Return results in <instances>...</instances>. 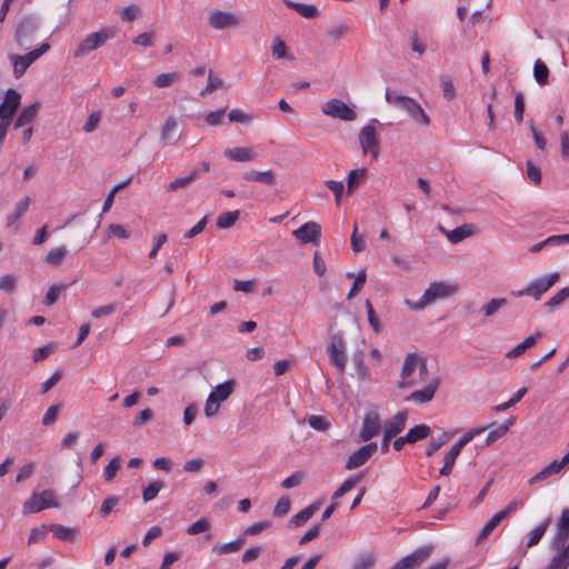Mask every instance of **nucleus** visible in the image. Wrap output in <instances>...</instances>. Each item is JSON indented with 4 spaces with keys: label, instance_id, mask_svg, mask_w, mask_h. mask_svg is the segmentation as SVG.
<instances>
[{
    "label": "nucleus",
    "instance_id": "423d86ee",
    "mask_svg": "<svg viewBox=\"0 0 569 569\" xmlns=\"http://www.w3.org/2000/svg\"><path fill=\"white\" fill-rule=\"evenodd\" d=\"M329 362L340 375H343L347 365L346 340L342 332H336L331 336L327 347Z\"/></svg>",
    "mask_w": 569,
    "mask_h": 569
},
{
    "label": "nucleus",
    "instance_id": "13d9d810",
    "mask_svg": "<svg viewBox=\"0 0 569 569\" xmlns=\"http://www.w3.org/2000/svg\"><path fill=\"white\" fill-rule=\"evenodd\" d=\"M440 84H441V88H442V91H443V98L447 100V101H451L455 99L456 97V90H455V86L451 81V79L447 76H441L440 77Z\"/></svg>",
    "mask_w": 569,
    "mask_h": 569
},
{
    "label": "nucleus",
    "instance_id": "2f4dec72",
    "mask_svg": "<svg viewBox=\"0 0 569 569\" xmlns=\"http://www.w3.org/2000/svg\"><path fill=\"white\" fill-rule=\"evenodd\" d=\"M486 430V427L475 428L468 432H466L463 436H461L448 450V452L459 456L461 449L469 443L477 435L483 432Z\"/></svg>",
    "mask_w": 569,
    "mask_h": 569
},
{
    "label": "nucleus",
    "instance_id": "7ed1b4c3",
    "mask_svg": "<svg viewBox=\"0 0 569 569\" xmlns=\"http://www.w3.org/2000/svg\"><path fill=\"white\" fill-rule=\"evenodd\" d=\"M116 33V29L111 27L102 28L99 31L89 33L78 43L73 51V58H81L89 54L91 51L98 50L103 47L108 40L113 39Z\"/></svg>",
    "mask_w": 569,
    "mask_h": 569
},
{
    "label": "nucleus",
    "instance_id": "7c9ffc66",
    "mask_svg": "<svg viewBox=\"0 0 569 569\" xmlns=\"http://www.w3.org/2000/svg\"><path fill=\"white\" fill-rule=\"evenodd\" d=\"M486 430V427L475 428L468 432H466L463 436H461L448 450V452L459 456L461 449L469 443L477 435L483 432Z\"/></svg>",
    "mask_w": 569,
    "mask_h": 569
},
{
    "label": "nucleus",
    "instance_id": "9d476101",
    "mask_svg": "<svg viewBox=\"0 0 569 569\" xmlns=\"http://www.w3.org/2000/svg\"><path fill=\"white\" fill-rule=\"evenodd\" d=\"M38 30V23L33 18L27 17L17 26L14 41L21 49H27Z\"/></svg>",
    "mask_w": 569,
    "mask_h": 569
},
{
    "label": "nucleus",
    "instance_id": "f704fd0d",
    "mask_svg": "<svg viewBox=\"0 0 569 569\" xmlns=\"http://www.w3.org/2000/svg\"><path fill=\"white\" fill-rule=\"evenodd\" d=\"M486 430V427L475 428L468 432H466L463 436H461L448 450V452L459 456L461 449L469 443L477 435L483 432Z\"/></svg>",
    "mask_w": 569,
    "mask_h": 569
},
{
    "label": "nucleus",
    "instance_id": "6e6552de",
    "mask_svg": "<svg viewBox=\"0 0 569 569\" xmlns=\"http://www.w3.org/2000/svg\"><path fill=\"white\" fill-rule=\"evenodd\" d=\"M47 508H59L56 493L46 489L40 493H33L22 506L23 513H37Z\"/></svg>",
    "mask_w": 569,
    "mask_h": 569
},
{
    "label": "nucleus",
    "instance_id": "a211bd4d",
    "mask_svg": "<svg viewBox=\"0 0 569 569\" xmlns=\"http://www.w3.org/2000/svg\"><path fill=\"white\" fill-rule=\"evenodd\" d=\"M552 549L558 553L552 557L547 569H567L569 567V543H566L561 547V545H551Z\"/></svg>",
    "mask_w": 569,
    "mask_h": 569
},
{
    "label": "nucleus",
    "instance_id": "dca6fc26",
    "mask_svg": "<svg viewBox=\"0 0 569 569\" xmlns=\"http://www.w3.org/2000/svg\"><path fill=\"white\" fill-rule=\"evenodd\" d=\"M381 421L377 412H369L363 418L362 428L360 430L361 441H369L380 432Z\"/></svg>",
    "mask_w": 569,
    "mask_h": 569
},
{
    "label": "nucleus",
    "instance_id": "72a5a7b5",
    "mask_svg": "<svg viewBox=\"0 0 569 569\" xmlns=\"http://www.w3.org/2000/svg\"><path fill=\"white\" fill-rule=\"evenodd\" d=\"M486 430V427L475 428L468 432H466L463 436H461L448 450V452L459 456L461 449L469 443L477 435L483 432Z\"/></svg>",
    "mask_w": 569,
    "mask_h": 569
},
{
    "label": "nucleus",
    "instance_id": "5701e85b",
    "mask_svg": "<svg viewBox=\"0 0 569 569\" xmlns=\"http://www.w3.org/2000/svg\"><path fill=\"white\" fill-rule=\"evenodd\" d=\"M242 179L246 181L260 182V183H263L269 187L274 186V183L277 181L276 173L272 170H267V171L249 170L243 173Z\"/></svg>",
    "mask_w": 569,
    "mask_h": 569
},
{
    "label": "nucleus",
    "instance_id": "473e14b6",
    "mask_svg": "<svg viewBox=\"0 0 569 569\" xmlns=\"http://www.w3.org/2000/svg\"><path fill=\"white\" fill-rule=\"evenodd\" d=\"M486 430V427L475 428L468 432H466L463 436H461L448 450V452L459 456L461 449L469 443L477 435L483 432Z\"/></svg>",
    "mask_w": 569,
    "mask_h": 569
},
{
    "label": "nucleus",
    "instance_id": "3c124183",
    "mask_svg": "<svg viewBox=\"0 0 569 569\" xmlns=\"http://www.w3.org/2000/svg\"><path fill=\"white\" fill-rule=\"evenodd\" d=\"M164 487V483L160 480H156L150 482L142 492V499L144 502L151 501L154 499L160 490Z\"/></svg>",
    "mask_w": 569,
    "mask_h": 569
},
{
    "label": "nucleus",
    "instance_id": "8fccbe9b",
    "mask_svg": "<svg viewBox=\"0 0 569 569\" xmlns=\"http://www.w3.org/2000/svg\"><path fill=\"white\" fill-rule=\"evenodd\" d=\"M567 298H569V287L562 288L559 290L553 297H551L546 303L545 307L548 311H553L557 307H559Z\"/></svg>",
    "mask_w": 569,
    "mask_h": 569
},
{
    "label": "nucleus",
    "instance_id": "bf43d9fd",
    "mask_svg": "<svg viewBox=\"0 0 569 569\" xmlns=\"http://www.w3.org/2000/svg\"><path fill=\"white\" fill-rule=\"evenodd\" d=\"M325 186L332 191L335 196V202L339 204L343 194V182L336 180H326Z\"/></svg>",
    "mask_w": 569,
    "mask_h": 569
},
{
    "label": "nucleus",
    "instance_id": "c03bdc74",
    "mask_svg": "<svg viewBox=\"0 0 569 569\" xmlns=\"http://www.w3.org/2000/svg\"><path fill=\"white\" fill-rule=\"evenodd\" d=\"M506 305V298H493L482 306L481 311L486 317L490 318L495 316L499 311V309L505 307Z\"/></svg>",
    "mask_w": 569,
    "mask_h": 569
},
{
    "label": "nucleus",
    "instance_id": "338daca9",
    "mask_svg": "<svg viewBox=\"0 0 569 569\" xmlns=\"http://www.w3.org/2000/svg\"><path fill=\"white\" fill-rule=\"evenodd\" d=\"M272 56L276 59H283L287 57V47L286 43L279 38L276 37L272 41L271 46Z\"/></svg>",
    "mask_w": 569,
    "mask_h": 569
},
{
    "label": "nucleus",
    "instance_id": "20e7f679",
    "mask_svg": "<svg viewBox=\"0 0 569 569\" xmlns=\"http://www.w3.org/2000/svg\"><path fill=\"white\" fill-rule=\"evenodd\" d=\"M21 97L14 89H8L2 103L0 104V146L2 144L11 120L20 106Z\"/></svg>",
    "mask_w": 569,
    "mask_h": 569
},
{
    "label": "nucleus",
    "instance_id": "69168bd1",
    "mask_svg": "<svg viewBox=\"0 0 569 569\" xmlns=\"http://www.w3.org/2000/svg\"><path fill=\"white\" fill-rule=\"evenodd\" d=\"M156 34L153 31H146L132 39V42L142 47H152L154 43Z\"/></svg>",
    "mask_w": 569,
    "mask_h": 569
},
{
    "label": "nucleus",
    "instance_id": "412c9836",
    "mask_svg": "<svg viewBox=\"0 0 569 569\" xmlns=\"http://www.w3.org/2000/svg\"><path fill=\"white\" fill-rule=\"evenodd\" d=\"M182 137V131L179 129L178 120L170 116L161 128L160 138L163 142L171 140L178 141Z\"/></svg>",
    "mask_w": 569,
    "mask_h": 569
},
{
    "label": "nucleus",
    "instance_id": "e2e57ef3",
    "mask_svg": "<svg viewBox=\"0 0 569 569\" xmlns=\"http://www.w3.org/2000/svg\"><path fill=\"white\" fill-rule=\"evenodd\" d=\"M270 527H271V522L269 520L256 522L252 526L247 527L243 530V533L241 537L244 538L246 536H256Z\"/></svg>",
    "mask_w": 569,
    "mask_h": 569
},
{
    "label": "nucleus",
    "instance_id": "0e129e2a",
    "mask_svg": "<svg viewBox=\"0 0 569 569\" xmlns=\"http://www.w3.org/2000/svg\"><path fill=\"white\" fill-rule=\"evenodd\" d=\"M120 462H121L120 457H114L113 459H111V461L108 463V466L103 470V476H104L106 481L109 482L116 477V475L120 468Z\"/></svg>",
    "mask_w": 569,
    "mask_h": 569
},
{
    "label": "nucleus",
    "instance_id": "de8ad7c7",
    "mask_svg": "<svg viewBox=\"0 0 569 569\" xmlns=\"http://www.w3.org/2000/svg\"><path fill=\"white\" fill-rule=\"evenodd\" d=\"M533 76L536 81L540 86H546L548 83L549 78V69L548 67L541 61L537 60L533 64Z\"/></svg>",
    "mask_w": 569,
    "mask_h": 569
},
{
    "label": "nucleus",
    "instance_id": "aec40b11",
    "mask_svg": "<svg viewBox=\"0 0 569 569\" xmlns=\"http://www.w3.org/2000/svg\"><path fill=\"white\" fill-rule=\"evenodd\" d=\"M438 386H439V379H433L423 389L416 390V391L411 392L407 397V400L413 401L416 403L429 402L430 400H432V398H433V396H435V393H436V391L438 389Z\"/></svg>",
    "mask_w": 569,
    "mask_h": 569
},
{
    "label": "nucleus",
    "instance_id": "79ce46f5",
    "mask_svg": "<svg viewBox=\"0 0 569 569\" xmlns=\"http://www.w3.org/2000/svg\"><path fill=\"white\" fill-rule=\"evenodd\" d=\"M362 479L361 475H357L345 480L341 486L335 491L332 500H337L353 489Z\"/></svg>",
    "mask_w": 569,
    "mask_h": 569
},
{
    "label": "nucleus",
    "instance_id": "a18cd8bd",
    "mask_svg": "<svg viewBox=\"0 0 569 569\" xmlns=\"http://www.w3.org/2000/svg\"><path fill=\"white\" fill-rule=\"evenodd\" d=\"M511 425L512 420H507L505 423L491 430L486 437V446H490L493 442H496L499 438L503 437L508 432Z\"/></svg>",
    "mask_w": 569,
    "mask_h": 569
},
{
    "label": "nucleus",
    "instance_id": "774afa93",
    "mask_svg": "<svg viewBox=\"0 0 569 569\" xmlns=\"http://www.w3.org/2000/svg\"><path fill=\"white\" fill-rule=\"evenodd\" d=\"M375 562H376V558L373 555H371V553L363 555L353 565L352 569H372L375 566Z\"/></svg>",
    "mask_w": 569,
    "mask_h": 569
},
{
    "label": "nucleus",
    "instance_id": "1a4fd4ad",
    "mask_svg": "<svg viewBox=\"0 0 569 569\" xmlns=\"http://www.w3.org/2000/svg\"><path fill=\"white\" fill-rule=\"evenodd\" d=\"M359 143L363 154H370L373 160L378 159L380 153V141L375 127L367 124L360 130Z\"/></svg>",
    "mask_w": 569,
    "mask_h": 569
},
{
    "label": "nucleus",
    "instance_id": "0eeeda50",
    "mask_svg": "<svg viewBox=\"0 0 569 569\" xmlns=\"http://www.w3.org/2000/svg\"><path fill=\"white\" fill-rule=\"evenodd\" d=\"M50 44L48 42L42 43L39 48L23 54H9V59L12 62L14 78H21L27 69L38 60L42 54L49 51Z\"/></svg>",
    "mask_w": 569,
    "mask_h": 569
},
{
    "label": "nucleus",
    "instance_id": "cd10ccee",
    "mask_svg": "<svg viewBox=\"0 0 569 569\" xmlns=\"http://www.w3.org/2000/svg\"><path fill=\"white\" fill-rule=\"evenodd\" d=\"M440 229H441V231H443L446 233L448 240L451 243H458V242L465 240L466 238L472 236L476 227L473 224H463V226L455 228L451 231H446L441 227H440Z\"/></svg>",
    "mask_w": 569,
    "mask_h": 569
},
{
    "label": "nucleus",
    "instance_id": "f8f14e48",
    "mask_svg": "<svg viewBox=\"0 0 569 569\" xmlns=\"http://www.w3.org/2000/svg\"><path fill=\"white\" fill-rule=\"evenodd\" d=\"M208 23L216 30H222L239 27L241 19L231 12L214 9L209 12Z\"/></svg>",
    "mask_w": 569,
    "mask_h": 569
},
{
    "label": "nucleus",
    "instance_id": "4468645a",
    "mask_svg": "<svg viewBox=\"0 0 569 569\" xmlns=\"http://www.w3.org/2000/svg\"><path fill=\"white\" fill-rule=\"evenodd\" d=\"M293 236L301 243L319 244L321 238V227L315 221H308L293 231Z\"/></svg>",
    "mask_w": 569,
    "mask_h": 569
},
{
    "label": "nucleus",
    "instance_id": "f3484780",
    "mask_svg": "<svg viewBox=\"0 0 569 569\" xmlns=\"http://www.w3.org/2000/svg\"><path fill=\"white\" fill-rule=\"evenodd\" d=\"M552 543L561 545L569 543V509L565 508L561 511L560 519L557 525V532L553 537Z\"/></svg>",
    "mask_w": 569,
    "mask_h": 569
},
{
    "label": "nucleus",
    "instance_id": "6e6d98bb",
    "mask_svg": "<svg viewBox=\"0 0 569 569\" xmlns=\"http://www.w3.org/2000/svg\"><path fill=\"white\" fill-rule=\"evenodd\" d=\"M179 78L180 76L177 72L161 73L156 77L153 83L158 88H166L171 86Z\"/></svg>",
    "mask_w": 569,
    "mask_h": 569
},
{
    "label": "nucleus",
    "instance_id": "2eb2a0df",
    "mask_svg": "<svg viewBox=\"0 0 569 569\" xmlns=\"http://www.w3.org/2000/svg\"><path fill=\"white\" fill-rule=\"evenodd\" d=\"M378 446L376 442H369L362 447H360L358 450H356L353 453H351L346 462V469L352 470L356 468H359L363 466L371 456L377 451Z\"/></svg>",
    "mask_w": 569,
    "mask_h": 569
},
{
    "label": "nucleus",
    "instance_id": "39448f33",
    "mask_svg": "<svg viewBox=\"0 0 569 569\" xmlns=\"http://www.w3.org/2000/svg\"><path fill=\"white\" fill-rule=\"evenodd\" d=\"M559 272H552L531 281L526 288L521 290L511 291V295L515 297L529 296L538 301L559 280Z\"/></svg>",
    "mask_w": 569,
    "mask_h": 569
},
{
    "label": "nucleus",
    "instance_id": "680f3d73",
    "mask_svg": "<svg viewBox=\"0 0 569 569\" xmlns=\"http://www.w3.org/2000/svg\"><path fill=\"white\" fill-rule=\"evenodd\" d=\"M305 478H306L305 472L297 471V472L292 473L291 476H289L288 478H286L281 482V486L284 489H291V488L300 486L302 483V481L305 480Z\"/></svg>",
    "mask_w": 569,
    "mask_h": 569
},
{
    "label": "nucleus",
    "instance_id": "6ab92c4d",
    "mask_svg": "<svg viewBox=\"0 0 569 569\" xmlns=\"http://www.w3.org/2000/svg\"><path fill=\"white\" fill-rule=\"evenodd\" d=\"M408 412L406 410L399 411L390 420L385 423V432L387 437H396L406 427Z\"/></svg>",
    "mask_w": 569,
    "mask_h": 569
},
{
    "label": "nucleus",
    "instance_id": "49530a36",
    "mask_svg": "<svg viewBox=\"0 0 569 569\" xmlns=\"http://www.w3.org/2000/svg\"><path fill=\"white\" fill-rule=\"evenodd\" d=\"M50 531L60 540H71L77 535V530L62 525H50Z\"/></svg>",
    "mask_w": 569,
    "mask_h": 569
},
{
    "label": "nucleus",
    "instance_id": "f03ea898",
    "mask_svg": "<svg viewBox=\"0 0 569 569\" xmlns=\"http://www.w3.org/2000/svg\"><path fill=\"white\" fill-rule=\"evenodd\" d=\"M385 98L389 104L406 111L413 120L419 121L423 126L430 124L429 116L413 98L399 94L390 89L386 90Z\"/></svg>",
    "mask_w": 569,
    "mask_h": 569
},
{
    "label": "nucleus",
    "instance_id": "c756f323",
    "mask_svg": "<svg viewBox=\"0 0 569 569\" xmlns=\"http://www.w3.org/2000/svg\"><path fill=\"white\" fill-rule=\"evenodd\" d=\"M234 380L230 379L224 381L223 383L217 385L209 395H212L217 402H222L231 396V393L234 390Z\"/></svg>",
    "mask_w": 569,
    "mask_h": 569
},
{
    "label": "nucleus",
    "instance_id": "603ef678",
    "mask_svg": "<svg viewBox=\"0 0 569 569\" xmlns=\"http://www.w3.org/2000/svg\"><path fill=\"white\" fill-rule=\"evenodd\" d=\"M501 521L500 516L496 513L479 532L476 539V545H479L485 538H487Z\"/></svg>",
    "mask_w": 569,
    "mask_h": 569
},
{
    "label": "nucleus",
    "instance_id": "c85d7f7f",
    "mask_svg": "<svg viewBox=\"0 0 569 569\" xmlns=\"http://www.w3.org/2000/svg\"><path fill=\"white\" fill-rule=\"evenodd\" d=\"M39 108H40L39 102H34L28 107H24L20 111V113L16 120L14 128L24 127L27 124H30L36 119Z\"/></svg>",
    "mask_w": 569,
    "mask_h": 569
},
{
    "label": "nucleus",
    "instance_id": "58836bf2",
    "mask_svg": "<svg viewBox=\"0 0 569 569\" xmlns=\"http://www.w3.org/2000/svg\"><path fill=\"white\" fill-rule=\"evenodd\" d=\"M317 510H318V503H312V505L306 507L305 509H302L301 511H299L297 515H295L291 518L290 525H292L295 527L302 526L316 513Z\"/></svg>",
    "mask_w": 569,
    "mask_h": 569
},
{
    "label": "nucleus",
    "instance_id": "393cba45",
    "mask_svg": "<svg viewBox=\"0 0 569 569\" xmlns=\"http://www.w3.org/2000/svg\"><path fill=\"white\" fill-rule=\"evenodd\" d=\"M418 362H419V357L417 353L411 352L406 356L405 363L401 369L402 381L399 382L400 388L410 387L411 383L409 381H406V379L409 378L412 375V372L416 370V368L418 367Z\"/></svg>",
    "mask_w": 569,
    "mask_h": 569
},
{
    "label": "nucleus",
    "instance_id": "b1692460",
    "mask_svg": "<svg viewBox=\"0 0 569 569\" xmlns=\"http://www.w3.org/2000/svg\"><path fill=\"white\" fill-rule=\"evenodd\" d=\"M223 153L229 160L237 162L253 161L257 158L256 152L252 149L246 147L226 149Z\"/></svg>",
    "mask_w": 569,
    "mask_h": 569
},
{
    "label": "nucleus",
    "instance_id": "09e8293b",
    "mask_svg": "<svg viewBox=\"0 0 569 569\" xmlns=\"http://www.w3.org/2000/svg\"><path fill=\"white\" fill-rule=\"evenodd\" d=\"M548 527H549V520H546L542 523H540L538 527H536L530 532V538L527 541L526 547L531 548V547L538 545L539 541L541 540V538L543 537V535L546 533Z\"/></svg>",
    "mask_w": 569,
    "mask_h": 569
},
{
    "label": "nucleus",
    "instance_id": "a878e982",
    "mask_svg": "<svg viewBox=\"0 0 569 569\" xmlns=\"http://www.w3.org/2000/svg\"><path fill=\"white\" fill-rule=\"evenodd\" d=\"M246 543V538L239 537L236 540L226 542V543H217L212 547V553L216 556L228 555L238 552L243 545Z\"/></svg>",
    "mask_w": 569,
    "mask_h": 569
},
{
    "label": "nucleus",
    "instance_id": "f257e3e1",
    "mask_svg": "<svg viewBox=\"0 0 569 569\" xmlns=\"http://www.w3.org/2000/svg\"><path fill=\"white\" fill-rule=\"evenodd\" d=\"M458 286L446 281L432 282L418 301L406 300L409 309L418 311L439 299H446L457 292Z\"/></svg>",
    "mask_w": 569,
    "mask_h": 569
},
{
    "label": "nucleus",
    "instance_id": "4be33fe9",
    "mask_svg": "<svg viewBox=\"0 0 569 569\" xmlns=\"http://www.w3.org/2000/svg\"><path fill=\"white\" fill-rule=\"evenodd\" d=\"M569 462V460H566V456L562 457L560 461L553 460L549 465H547L541 471L536 473L530 480L529 483L532 485L535 482L541 481L551 475L559 473L563 467Z\"/></svg>",
    "mask_w": 569,
    "mask_h": 569
},
{
    "label": "nucleus",
    "instance_id": "864d4df0",
    "mask_svg": "<svg viewBox=\"0 0 569 569\" xmlns=\"http://www.w3.org/2000/svg\"><path fill=\"white\" fill-rule=\"evenodd\" d=\"M223 81L219 77H213L212 70H209L208 81L203 89L200 90V96L212 93L214 90L222 88Z\"/></svg>",
    "mask_w": 569,
    "mask_h": 569
},
{
    "label": "nucleus",
    "instance_id": "4d7b16f0",
    "mask_svg": "<svg viewBox=\"0 0 569 569\" xmlns=\"http://www.w3.org/2000/svg\"><path fill=\"white\" fill-rule=\"evenodd\" d=\"M367 280V273L366 270L362 269L356 277L349 292H348V299H352L356 297L359 291L362 289Z\"/></svg>",
    "mask_w": 569,
    "mask_h": 569
},
{
    "label": "nucleus",
    "instance_id": "052dcab7",
    "mask_svg": "<svg viewBox=\"0 0 569 569\" xmlns=\"http://www.w3.org/2000/svg\"><path fill=\"white\" fill-rule=\"evenodd\" d=\"M309 426L317 431H326L330 427V422L322 416L312 415L308 418Z\"/></svg>",
    "mask_w": 569,
    "mask_h": 569
},
{
    "label": "nucleus",
    "instance_id": "5fc2aeb1",
    "mask_svg": "<svg viewBox=\"0 0 569 569\" xmlns=\"http://www.w3.org/2000/svg\"><path fill=\"white\" fill-rule=\"evenodd\" d=\"M67 249L63 247H59L56 249H52L47 254V262L52 266H60L63 261V258L67 254Z\"/></svg>",
    "mask_w": 569,
    "mask_h": 569
},
{
    "label": "nucleus",
    "instance_id": "4c0bfd02",
    "mask_svg": "<svg viewBox=\"0 0 569 569\" xmlns=\"http://www.w3.org/2000/svg\"><path fill=\"white\" fill-rule=\"evenodd\" d=\"M367 177L366 168H357L351 170L348 173L347 178V193L351 194L356 189H358L360 181Z\"/></svg>",
    "mask_w": 569,
    "mask_h": 569
},
{
    "label": "nucleus",
    "instance_id": "ea45409f",
    "mask_svg": "<svg viewBox=\"0 0 569 569\" xmlns=\"http://www.w3.org/2000/svg\"><path fill=\"white\" fill-rule=\"evenodd\" d=\"M239 217H240L239 210L222 212L217 218V221H216L217 228L229 229L237 222Z\"/></svg>",
    "mask_w": 569,
    "mask_h": 569
},
{
    "label": "nucleus",
    "instance_id": "37998d69",
    "mask_svg": "<svg viewBox=\"0 0 569 569\" xmlns=\"http://www.w3.org/2000/svg\"><path fill=\"white\" fill-rule=\"evenodd\" d=\"M30 204V198L24 197L17 204L12 213L7 217L8 226L13 224L19 218H21L28 210Z\"/></svg>",
    "mask_w": 569,
    "mask_h": 569
},
{
    "label": "nucleus",
    "instance_id": "bb28decb",
    "mask_svg": "<svg viewBox=\"0 0 569 569\" xmlns=\"http://www.w3.org/2000/svg\"><path fill=\"white\" fill-rule=\"evenodd\" d=\"M284 4L303 18L316 19L319 17V10L315 4L300 3L291 0H284Z\"/></svg>",
    "mask_w": 569,
    "mask_h": 569
},
{
    "label": "nucleus",
    "instance_id": "e433bc0d",
    "mask_svg": "<svg viewBox=\"0 0 569 569\" xmlns=\"http://www.w3.org/2000/svg\"><path fill=\"white\" fill-rule=\"evenodd\" d=\"M365 358L366 356L363 350H357L352 356V361L356 367L358 378L362 381L370 379V371L366 366Z\"/></svg>",
    "mask_w": 569,
    "mask_h": 569
},
{
    "label": "nucleus",
    "instance_id": "9b49d317",
    "mask_svg": "<svg viewBox=\"0 0 569 569\" xmlns=\"http://www.w3.org/2000/svg\"><path fill=\"white\" fill-rule=\"evenodd\" d=\"M322 112L326 116L343 121H353L357 118L356 111L340 99H331L326 102Z\"/></svg>",
    "mask_w": 569,
    "mask_h": 569
},
{
    "label": "nucleus",
    "instance_id": "ddd939ff",
    "mask_svg": "<svg viewBox=\"0 0 569 569\" xmlns=\"http://www.w3.org/2000/svg\"><path fill=\"white\" fill-rule=\"evenodd\" d=\"M430 553V547L418 548L396 562L391 569H417L429 558Z\"/></svg>",
    "mask_w": 569,
    "mask_h": 569
},
{
    "label": "nucleus",
    "instance_id": "a19ab883",
    "mask_svg": "<svg viewBox=\"0 0 569 569\" xmlns=\"http://www.w3.org/2000/svg\"><path fill=\"white\" fill-rule=\"evenodd\" d=\"M430 435V427L427 425H418L409 429L407 432V439L409 443H416L417 441L426 439Z\"/></svg>",
    "mask_w": 569,
    "mask_h": 569
},
{
    "label": "nucleus",
    "instance_id": "c9c22d12",
    "mask_svg": "<svg viewBox=\"0 0 569 569\" xmlns=\"http://www.w3.org/2000/svg\"><path fill=\"white\" fill-rule=\"evenodd\" d=\"M542 335L540 332H536L535 335L526 338L521 343L517 345L513 349L507 352V358H517L521 356L527 349L533 347L538 339H540Z\"/></svg>",
    "mask_w": 569,
    "mask_h": 569
}]
</instances>
